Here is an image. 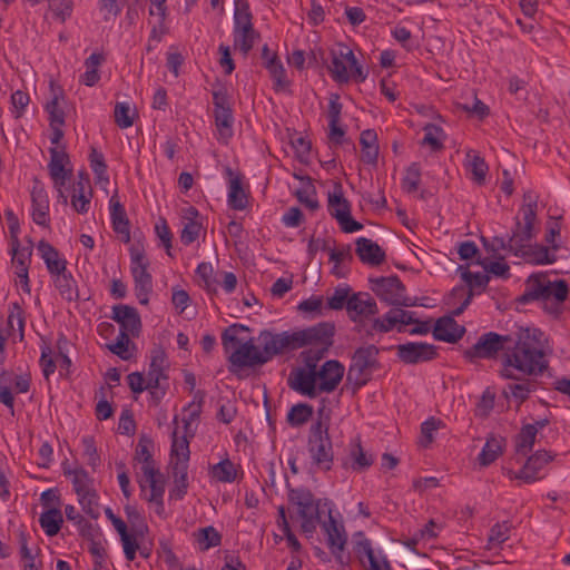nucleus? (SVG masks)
I'll list each match as a JSON object with an SVG mask.
<instances>
[{
	"label": "nucleus",
	"instance_id": "nucleus-1",
	"mask_svg": "<svg viewBox=\"0 0 570 570\" xmlns=\"http://www.w3.org/2000/svg\"><path fill=\"white\" fill-rule=\"evenodd\" d=\"M247 331L249 327L246 325L232 324L222 333L223 348L225 353L229 354L227 357L228 372L238 380L247 377V374L244 373L245 368L262 366L275 356L284 355L279 333L263 330L258 336L262 345V350H259L253 338L246 342L238 338L240 332Z\"/></svg>",
	"mask_w": 570,
	"mask_h": 570
},
{
	"label": "nucleus",
	"instance_id": "nucleus-2",
	"mask_svg": "<svg viewBox=\"0 0 570 570\" xmlns=\"http://www.w3.org/2000/svg\"><path fill=\"white\" fill-rule=\"evenodd\" d=\"M547 338L544 333L535 327H521L507 352L501 357V377L521 380L527 376H538L549 367L546 358Z\"/></svg>",
	"mask_w": 570,
	"mask_h": 570
},
{
	"label": "nucleus",
	"instance_id": "nucleus-3",
	"mask_svg": "<svg viewBox=\"0 0 570 570\" xmlns=\"http://www.w3.org/2000/svg\"><path fill=\"white\" fill-rule=\"evenodd\" d=\"M380 348L374 344L357 347L352 356L346 374L345 387L356 394L371 380L375 371L381 368Z\"/></svg>",
	"mask_w": 570,
	"mask_h": 570
},
{
	"label": "nucleus",
	"instance_id": "nucleus-4",
	"mask_svg": "<svg viewBox=\"0 0 570 570\" xmlns=\"http://www.w3.org/2000/svg\"><path fill=\"white\" fill-rule=\"evenodd\" d=\"M368 281L372 284L371 289L387 305L404 307L426 306L424 303L419 302L416 297L406 296L405 285L397 275L371 277Z\"/></svg>",
	"mask_w": 570,
	"mask_h": 570
},
{
	"label": "nucleus",
	"instance_id": "nucleus-5",
	"mask_svg": "<svg viewBox=\"0 0 570 570\" xmlns=\"http://www.w3.org/2000/svg\"><path fill=\"white\" fill-rule=\"evenodd\" d=\"M328 423L322 420L311 425L307 441L313 463L324 471H330L334 461L333 444L328 433Z\"/></svg>",
	"mask_w": 570,
	"mask_h": 570
},
{
	"label": "nucleus",
	"instance_id": "nucleus-6",
	"mask_svg": "<svg viewBox=\"0 0 570 570\" xmlns=\"http://www.w3.org/2000/svg\"><path fill=\"white\" fill-rule=\"evenodd\" d=\"M212 95L215 125L220 138H223L224 141H227L233 136L234 124L230 97L227 87L219 80H216V82L213 85Z\"/></svg>",
	"mask_w": 570,
	"mask_h": 570
},
{
	"label": "nucleus",
	"instance_id": "nucleus-7",
	"mask_svg": "<svg viewBox=\"0 0 570 570\" xmlns=\"http://www.w3.org/2000/svg\"><path fill=\"white\" fill-rule=\"evenodd\" d=\"M509 343H512L510 335L488 332L482 334L475 344L465 350L463 355L469 362H474L475 360H493L498 357L500 352H507Z\"/></svg>",
	"mask_w": 570,
	"mask_h": 570
},
{
	"label": "nucleus",
	"instance_id": "nucleus-8",
	"mask_svg": "<svg viewBox=\"0 0 570 570\" xmlns=\"http://www.w3.org/2000/svg\"><path fill=\"white\" fill-rule=\"evenodd\" d=\"M327 209L344 233L350 234L363 228V225L351 215V204L343 195L341 183H335L334 191L328 194Z\"/></svg>",
	"mask_w": 570,
	"mask_h": 570
},
{
	"label": "nucleus",
	"instance_id": "nucleus-9",
	"mask_svg": "<svg viewBox=\"0 0 570 570\" xmlns=\"http://www.w3.org/2000/svg\"><path fill=\"white\" fill-rule=\"evenodd\" d=\"M292 351L313 345L316 342H323L331 335H335V325L331 322H321L313 326L287 331Z\"/></svg>",
	"mask_w": 570,
	"mask_h": 570
},
{
	"label": "nucleus",
	"instance_id": "nucleus-10",
	"mask_svg": "<svg viewBox=\"0 0 570 570\" xmlns=\"http://www.w3.org/2000/svg\"><path fill=\"white\" fill-rule=\"evenodd\" d=\"M396 355L404 364L430 362L438 357V347L424 342H409L396 345Z\"/></svg>",
	"mask_w": 570,
	"mask_h": 570
},
{
	"label": "nucleus",
	"instance_id": "nucleus-11",
	"mask_svg": "<svg viewBox=\"0 0 570 570\" xmlns=\"http://www.w3.org/2000/svg\"><path fill=\"white\" fill-rule=\"evenodd\" d=\"M569 287L564 279L551 282L547 279L540 299L544 303V309L550 314H561V305L568 298Z\"/></svg>",
	"mask_w": 570,
	"mask_h": 570
},
{
	"label": "nucleus",
	"instance_id": "nucleus-12",
	"mask_svg": "<svg viewBox=\"0 0 570 570\" xmlns=\"http://www.w3.org/2000/svg\"><path fill=\"white\" fill-rule=\"evenodd\" d=\"M32 220L43 227L49 226V197L43 183L35 177L31 189Z\"/></svg>",
	"mask_w": 570,
	"mask_h": 570
},
{
	"label": "nucleus",
	"instance_id": "nucleus-13",
	"mask_svg": "<svg viewBox=\"0 0 570 570\" xmlns=\"http://www.w3.org/2000/svg\"><path fill=\"white\" fill-rule=\"evenodd\" d=\"M287 385L293 391L309 399H315L318 393H322L321 390H318L316 372H309L302 367H297L291 372L287 379Z\"/></svg>",
	"mask_w": 570,
	"mask_h": 570
},
{
	"label": "nucleus",
	"instance_id": "nucleus-14",
	"mask_svg": "<svg viewBox=\"0 0 570 570\" xmlns=\"http://www.w3.org/2000/svg\"><path fill=\"white\" fill-rule=\"evenodd\" d=\"M287 499L288 502L298 508L299 518H304L314 513V509L321 511L320 499H315L312 491L307 488H293L286 478Z\"/></svg>",
	"mask_w": 570,
	"mask_h": 570
},
{
	"label": "nucleus",
	"instance_id": "nucleus-15",
	"mask_svg": "<svg viewBox=\"0 0 570 570\" xmlns=\"http://www.w3.org/2000/svg\"><path fill=\"white\" fill-rule=\"evenodd\" d=\"M345 373L344 365L337 360L326 361L316 372L320 381L318 390L324 393H332L341 383Z\"/></svg>",
	"mask_w": 570,
	"mask_h": 570
},
{
	"label": "nucleus",
	"instance_id": "nucleus-16",
	"mask_svg": "<svg viewBox=\"0 0 570 570\" xmlns=\"http://www.w3.org/2000/svg\"><path fill=\"white\" fill-rule=\"evenodd\" d=\"M553 460V455L546 451L539 450L530 455L519 472H509L510 479L522 480L524 483H533L539 478L538 472L550 461Z\"/></svg>",
	"mask_w": 570,
	"mask_h": 570
},
{
	"label": "nucleus",
	"instance_id": "nucleus-17",
	"mask_svg": "<svg viewBox=\"0 0 570 570\" xmlns=\"http://www.w3.org/2000/svg\"><path fill=\"white\" fill-rule=\"evenodd\" d=\"M111 318L120 325V331L127 332L132 337L140 335L141 318L135 307L124 304L115 305Z\"/></svg>",
	"mask_w": 570,
	"mask_h": 570
},
{
	"label": "nucleus",
	"instance_id": "nucleus-18",
	"mask_svg": "<svg viewBox=\"0 0 570 570\" xmlns=\"http://www.w3.org/2000/svg\"><path fill=\"white\" fill-rule=\"evenodd\" d=\"M130 258L135 288H153V277L147 271L149 262L145 257L144 248L134 245L130 248Z\"/></svg>",
	"mask_w": 570,
	"mask_h": 570
},
{
	"label": "nucleus",
	"instance_id": "nucleus-19",
	"mask_svg": "<svg viewBox=\"0 0 570 570\" xmlns=\"http://www.w3.org/2000/svg\"><path fill=\"white\" fill-rule=\"evenodd\" d=\"M50 161L48 170L53 185H66V181L72 177V169L66 168L70 164L69 155L62 149L56 147L49 149Z\"/></svg>",
	"mask_w": 570,
	"mask_h": 570
},
{
	"label": "nucleus",
	"instance_id": "nucleus-20",
	"mask_svg": "<svg viewBox=\"0 0 570 570\" xmlns=\"http://www.w3.org/2000/svg\"><path fill=\"white\" fill-rule=\"evenodd\" d=\"M348 446V455L342 460V468L352 469L355 472H363L373 465L374 456L363 449L360 436L353 439Z\"/></svg>",
	"mask_w": 570,
	"mask_h": 570
},
{
	"label": "nucleus",
	"instance_id": "nucleus-21",
	"mask_svg": "<svg viewBox=\"0 0 570 570\" xmlns=\"http://www.w3.org/2000/svg\"><path fill=\"white\" fill-rule=\"evenodd\" d=\"M432 334L436 341L454 344L463 337L465 327L451 315H444L436 320Z\"/></svg>",
	"mask_w": 570,
	"mask_h": 570
},
{
	"label": "nucleus",
	"instance_id": "nucleus-22",
	"mask_svg": "<svg viewBox=\"0 0 570 570\" xmlns=\"http://www.w3.org/2000/svg\"><path fill=\"white\" fill-rule=\"evenodd\" d=\"M262 59L264 67L268 70L274 80V89L278 91L287 87L289 81L286 79L284 66L278 55L276 52H271L267 45H264L262 48Z\"/></svg>",
	"mask_w": 570,
	"mask_h": 570
},
{
	"label": "nucleus",
	"instance_id": "nucleus-23",
	"mask_svg": "<svg viewBox=\"0 0 570 570\" xmlns=\"http://www.w3.org/2000/svg\"><path fill=\"white\" fill-rule=\"evenodd\" d=\"M323 529L327 534V546L338 562H343L342 552L346 544L347 538L343 524H338L330 514L328 522L323 523Z\"/></svg>",
	"mask_w": 570,
	"mask_h": 570
},
{
	"label": "nucleus",
	"instance_id": "nucleus-24",
	"mask_svg": "<svg viewBox=\"0 0 570 570\" xmlns=\"http://www.w3.org/2000/svg\"><path fill=\"white\" fill-rule=\"evenodd\" d=\"M342 104L340 102V96L332 94L328 102V139L335 146H340L344 142L345 130L340 126Z\"/></svg>",
	"mask_w": 570,
	"mask_h": 570
},
{
	"label": "nucleus",
	"instance_id": "nucleus-25",
	"mask_svg": "<svg viewBox=\"0 0 570 570\" xmlns=\"http://www.w3.org/2000/svg\"><path fill=\"white\" fill-rule=\"evenodd\" d=\"M352 321H356L358 316H372L379 313L376 302L368 293H353L347 302L346 308Z\"/></svg>",
	"mask_w": 570,
	"mask_h": 570
},
{
	"label": "nucleus",
	"instance_id": "nucleus-26",
	"mask_svg": "<svg viewBox=\"0 0 570 570\" xmlns=\"http://www.w3.org/2000/svg\"><path fill=\"white\" fill-rule=\"evenodd\" d=\"M356 255L360 261L371 266H379L385 262L384 249L375 242L366 237H358L355 242Z\"/></svg>",
	"mask_w": 570,
	"mask_h": 570
},
{
	"label": "nucleus",
	"instance_id": "nucleus-27",
	"mask_svg": "<svg viewBox=\"0 0 570 570\" xmlns=\"http://www.w3.org/2000/svg\"><path fill=\"white\" fill-rule=\"evenodd\" d=\"M110 218L114 230L122 236L124 243L130 242V222L128 219L126 209L115 193L110 200Z\"/></svg>",
	"mask_w": 570,
	"mask_h": 570
},
{
	"label": "nucleus",
	"instance_id": "nucleus-28",
	"mask_svg": "<svg viewBox=\"0 0 570 570\" xmlns=\"http://www.w3.org/2000/svg\"><path fill=\"white\" fill-rule=\"evenodd\" d=\"M167 356L161 346H155L150 352V364L147 373V380L150 389L158 390L160 380H167L165 374Z\"/></svg>",
	"mask_w": 570,
	"mask_h": 570
},
{
	"label": "nucleus",
	"instance_id": "nucleus-29",
	"mask_svg": "<svg viewBox=\"0 0 570 570\" xmlns=\"http://www.w3.org/2000/svg\"><path fill=\"white\" fill-rule=\"evenodd\" d=\"M11 254H12V264L16 266V275L18 277H24V292L30 293V286H29V276H28V269L32 248L31 247H24L20 248V240L18 237H14V239L11 240Z\"/></svg>",
	"mask_w": 570,
	"mask_h": 570
},
{
	"label": "nucleus",
	"instance_id": "nucleus-30",
	"mask_svg": "<svg viewBox=\"0 0 570 570\" xmlns=\"http://www.w3.org/2000/svg\"><path fill=\"white\" fill-rule=\"evenodd\" d=\"M154 441L146 434L140 435L136 448L135 460L142 462L141 471L146 478H151L154 474H159V470L155 468L151 449Z\"/></svg>",
	"mask_w": 570,
	"mask_h": 570
},
{
	"label": "nucleus",
	"instance_id": "nucleus-31",
	"mask_svg": "<svg viewBox=\"0 0 570 570\" xmlns=\"http://www.w3.org/2000/svg\"><path fill=\"white\" fill-rule=\"evenodd\" d=\"M515 256L533 265L552 264L557 259L556 255H551L546 246L539 244L532 246L529 243L520 245V252H515Z\"/></svg>",
	"mask_w": 570,
	"mask_h": 570
},
{
	"label": "nucleus",
	"instance_id": "nucleus-32",
	"mask_svg": "<svg viewBox=\"0 0 570 570\" xmlns=\"http://www.w3.org/2000/svg\"><path fill=\"white\" fill-rule=\"evenodd\" d=\"M41 258L43 259L49 274L58 275L67 269V261L59 257V252L45 239L40 240L37 246Z\"/></svg>",
	"mask_w": 570,
	"mask_h": 570
},
{
	"label": "nucleus",
	"instance_id": "nucleus-33",
	"mask_svg": "<svg viewBox=\"0 0 570 570\" xmlns=\"http://www.w3.org/2000/svg\"><path fill=\"white\" fill-rule=\"evenodd\" d=\"M226 174L229 176L228 205L235 210H244L247 207L248 198L243 188L240 175H234L233 170L227 167Z\"/></svg>",
	"mask_w": 570,
	"mask_h": 570
},
{
	"label": "nucleus",
	"instance_id": "nucleus-34",
	"mask_svg": "<svg viewBox=\"0 0 570 570\" xmlns=\"http://www.w3.org/2000/svg\"><path fill=\"white\" fill-rule=\"evenodd\" d=\"M62 470L66 476H72L73 490L78 497L88 494L90 491H96L94 488V479L90 478L89 473L83 468L70 469L68 461H65L62 463Z\"/></svg>",
	"mask_w": 570,
	"mask_h": 570
},
{
	"label": "nucleus",
	"instance_id": "nucleus-35",
	"mask_svg": "<svg viewBox=\"0 0 570 570\" xmlns=\"http://www.w3.org/2000/svg\"><path fill=\"white\" fill-rule=\"evenodd\" d=\"M174 487L169 490V499L170 500H183L187 494L188 489V464L185 462H180L179 460L173 463L171 466Z\"/></svg>",
	"mask_w": 570,
	"mask_h": 570
},
{
	"label": "nucleus",
	"instance_id": "nucleus-36",
	"mask_svg": "<svg viewBox=\"0 0 570 570\" xmlns=\"http://www.w3.org/2000/svg\"><path fill=\"white\" fill-rule=\"evenodd\" d=\"M522 215L523 222H521L519 217H515L514 228L511 234V240L515 242L517 245H524L537 236V230L534 228L537 216L528 217L527 214Z\"/></svg>",
	"mask_w": 570,
	"mask_h": 570
},
{
	"label": "nucleus",
	"instance_id": "nucleus-37",
	"mask_svg": "<svg viewBox=\"0 0 570 570\" xmlns=\"http://www.w3.org/2000/svg\"><path fill=\"white\" fill-rule=\"evenodd\" d=\"M334 335H331L327 340L323 342H316L312 346H317V348H309L307 351L302 352V357L304 361L305 367H303L306 371L309 372H317V363L325 356V354L328 352V348L333 345Z\"/></svg>",
	"mask_w": 570,
	"mask_h": 570
},
{
	"label": "nucleus",
	"instance_id": "nucleus-38",
	"mask_svg": "<svg viewBox=\"0 0 570 570\" xmlns=\"http://www.w3.org/2000/svg\"><path fill=\"white\" fill-rule=\"evenodd\" d=\"M547 279L548 278L543 273L531 274L525 282L524 293L517 298V302L520 304H528L533 301H539Z\"/></svg>",
	"mask_w": 570,
	"mask_h": 570
},
{
	"label": "nucleus",
	"instance_id": "nucleus-39",
	"mask_svg": "<svg viewBox=\"0 0 570 570\" xmlns=\"http://www.w3.org/2000/svg\"><path fill=\"white\" fill-rule=\"evenodd\" d=\"M55 286L63 299L68 302H77L80 299L78 286L71 273L66 271L56 275Z\"/></svg>",
	"mask_w": 570,
	"mask_h": 570
},
{
	"label": "nucleus",
	"instance_id": "nucleus-40",
	"mask_svg": "<svg viewBox=\"0 0 570 570\" xmlns=\"http://www.w3.org/2000/svg\"><path fill=\"white\" fill-rule=\"evenodd\" d=\"M504 443L505 440L503 438H495L493 435L488 438L478 456L480 465L489 466L492 464L503 453Z\"/></svg>",
	"mask_w": 570,
	"mask_h": 570
},
{
	"label": "nucleus",
	"instance_id": "nucleus-41",
	"mask_svg": "<svg viewBox=\"0 0 570 570\" xmlns=\"http://www.w3.org/2000/svg\"><path fill=\"white\" fill-rule=\"evenodd\" d=\"M39 523L48 537H55L59 533L63 523L62 512L59 508L52 507L42 512L39 518Z\"/></svg>",
	"mask_w": 570,
	"mask_h": 570
},
{
	"label": "nucleus",
	"instance_id": "nucleus-42",
	"mask_svg": "<svg viewBox=\"0 0 570 570\" xmlns=\"http://www.w3.org/2000/svg\"><path fill=\"white\" fill-rule=\"evenodd\" d=\"M105 61L102 53L94 52L85 60L86 71L80 76V82L92 87L100 80L99 66Z\"/></svg>",
	"mask_w": 570,
	"mask_h": 570
},
{
	"label": "nucleus",
	"instance_id": "nucleus-43",
	"mask_svg": "<svg viewBox=\"0 0 570 570\" xmlns=\"http://www.w3.org/2000/svg\"><path fill=\"white\" fill-rule=\"evenodd\" d=\"M459 271H461V278L469 287V292L474 293V291H476V294H480L487 288L490 282V277L488 274L480 272L472 273L471 271H469L468 266L464 267L460 265Z\"/></svg>",
	"mask_w": 570,
	"mask_h": 570
},
{
	"label": "nucleus",
	"instance_id": "nucleus-44",
	"mask_svg": "<svg viewBox=\"0 0 570 570\" xmlns=\"http://www.w3.org/2000/svg\"><path fill=\"white\" fill-rule=\"evenodd\" d=\"M534 426L524 424L515 436V452L518 454L527 455L532 451L537 439Z\"/></svg>",
	"mask_w": 570,
	"mask_h": 570
},
{
	"label": "nucleus",
	"instance_id": "nucleus-45",
	"mask_svg": "<svg viewBox=\"0 0 570 570\" xmlns=\"http://www.w3.org/2000/svg\"><path fill=\"white\" fill-rule=\"evenodd\" d=\"M257 39H259V33L254 27L234 31V46L239 48L244 56L248 55Z\"/></svg>",
	"mask_w": 570,
	"mask_h": 570
},
{
	"label": "nucleus",
	"instance_id": "nucleus-46",
	"mask_svg": "<svg viewBox=\"0 0 570 570\" xmlns=\"http://www.w3.org/2000/svg\"><path fill=\"white\" fill-rule=\"evenodd\" d=\"M313 413L314 409L312 405L297 403L289 409L286 421L291 426H301L312 419Z\"/></svg>",
	"mask_w": 570,
	"mask_h": 570
},
{
	"label": "nucleus",
	"instance_id": "nucleus-47",
	"mask_svg": "<svg viewBox=\"0 0 570 570\" xmlns=\"http://www.w3.org/2000/svg\"><path fill=\"white\" fill-rule=\"evenodd\" d=\"M210 473L215 480L223 483H230L237 479L235 464L228 458L213 465Z\"/></svg>",
	"mask_w": 570,
	"mask_h": 570
},
{
	"label": "nucleus",
	"instance_id": "nucleus-48",
	"mask_svg": "<svg viewBox=\"0 0 570 570\" xmlns=\"http://www.w3.org/2000/svg\"><path fill=\"white\" fill-rule=\"evenodd\" d=\"M466 159L469 161V168L472 173V179L478 185H483L485 183L487 173L489 167L483 157H481L478 153L473 150L468 151Z\"/></svg>",
	"mask_w": 570,
	"mask_h": 570
},
{
	"label": "nucleus",
	"instance_id": "nucleus-49",
	"mask_svg": "<svg viewBox=\"0 0 570 570\" xmlns=\"http://www.w3.org/2000/svg\"><path fill=\"white\" fill-rule=\"evenodd\" d=\"M354 538V550L361 556H366L368 563L371 566V570H379L377 568V558L374 554L371 541L365 537L363 531H357L353 534Z\"/></svg>",
	"mask_w": 570,
	"mask_h": 570
},
{
	"label": "nucleus",
	"instance_id": "nucleus-50",
	"mask_svg": "<svg viewBox=\"0 0 570 570\" xmlns=\"http://www.w3.org/2000/svg\"><path fill=\"white\" fill-rule=\"evenodd\" d=\"M234 13V31L253 28V14L247 0H236Z\"/></svg>",
	"mask_w": 570,
	"mask_h": 570
},
{
	"label": "nucleus",
	"instance_id": "nucleus-51",
	"mask_svg": "<svg viewBox=\"0 0 570 570\" xmlns=\"http://www.w3.org/2000/svg\"><path fill=\"white\" fill-rule=\"evenodd\" d=\"M51 89L53 91L52 99L45 106V110L49 114V125L50 127L65 125V111L59 107V97L63 96V91L61 88H58V92H56L52 85Z\"/></svg>",
	"mask_w": 570,
	"mask_h": 570
},
{
	"label": "nucleus",
	"instance_id": "nucleus-52",
	"mask_svg": "<svg viewBox=\"0 0 570 570\" xmlns=\"http://www.w3.org/2000/svg\"><path fill=\"white\" fill-rule=\"evenodd\" d=\"M195 535L202 551L218 547L222 543V534L213 525L199 529Z\"/></svg>",
	"mask_w": 570,
	"mask_h": 570
},
{
	"label": "nucleus",
	"instance_id": "nucleus-53",
	"mask_svg": "<svg viewBox=\"0 0 570 570\" xmlns=\"http://www.w3.org/2000/svg\"><path fill=\"white\" fill-rule=\"evenodd\" d=\"M331 66H328V72L334 81L338 83H346L350 81V72L346 63L342 58H338V53L335 49L331 50Z\"/></svg>",
	"mask_w": 570,
	"mask_h": 570
},
{
	"label": "nucleus",
	"instance_id": "nucleus-54",
	"mask_svg": "<svg viewBox=\"0 0 570 570\" xmlns=\"http://www.w3.org/2000/svg\"><path fill=\"white\" fill-rule=\"evenodd\" d=\"M520 381L522 382L508 384V386L503 390L505 397H508V393H510L518 401V405H521L524 401H527L529 394L534 390V384H532L530 380L521 377Z\"/></svg>",
	"mask_w": 570,
	"mask_h": 570
},
{
	"label": "nucleus",
	"instance_id": "nucleus-55",
	"mask_svg": "<svg viewBox=\"0 0 570 570\" xmlns=\"http://www.w3.org/2000/svg\"><path fill=\"white\" fill-rule=\"evenodd\" d=\"M173 442H171V450L170 454L176 455L177 460L180 462L187 463L189 460L190 451H189V438L187 435L178 436V428H175L171 434Z\"/></svg>",
	"mask_w": 570,
	"mask_h": 570
},
{
	"label": "nucleus",
	"instance_id": "nucleus-56",
	"mask_svg": "<svg viewBox=\"0 0 570 570\" xmlns=\"http://www.w3.org/2000/svg\"><path fill=\"white\" fill-rule=\"evenodd\" d=\"M13 373L7 370L0 372V402L13 412L14 397L11 392Z\"/></svg>",
	"mask_w": 570,
	"mask_h": 570
},
{
	"label": "nucleus",
	"instance_id": "nucleus-57",
	"mask_svg": "<svg viewBox=\"0 0 570 570\" xmlns=\"http://www.w3.org/2000/svg\"><path fill=\"white\" fill-rule=\"evenodd\" d=\"M8 314V331L9 334L14 330V322H17L19 331V340L22 341L24 336V312L18 302H13L9 305Z\"/></svg>",
	"mask_w": 570,
	"mask_h": 570
},
{
	"label": "nucleus",
	"instance_id": "nucleus-58",
	"mask_svg": "<svg viewBox=\"0 0 570 570\" xmlns=\"http://www.w3.org/2000/svg\"><path fill=\"white\" fill-rule=\"evenodd\" d=\"M130 336L127 332L120 331L116 342L107 345L108 350L121 360L128 361L131 357L129 345L131 344L135 347Z\"/></svg>",
	"mask_w": 570,
	"mask_h": 570
},
{
	"label": "nucleus",
	"instance_id": "nucleus-59",
	"mask_svg": "<svg viewBox=\"0 0 570 570\" xmlns=\"http://www.w3.org/2000/svg\"><path fill=\"white\" fill-rule=\"evenodd\" d=\"M423 130L425 134L421 144L430 146L433 151H441L444 148V145L439 136L444 135L443 129L438 125L426 124L423 127Z\"/></svg>",
	"mask_w": 570,
	"mask_h": 570
},
{
	"label": "nucleus",
	"instance_id": "nucleus-60",
	"mask_svg": "<svg viewBox=\"0 0 570 570\" xmlns=\"http://www.w3.org/2000/svg\"><path fill=\"white\" fill-rule=\"evenodd\" d=\"M352 288L347 284L338 285L333 295L327 298V306L333 311L347 308V302L351 297Z\"/></svg>",
	"mask_w": 570,
	"mask_h": 570
},
{
	"label": "nucleus",
	"instance_id": "nucleus-61",
	"mask_svg": "<svg viewBox=\"0 0 570 570\" xmlns=\"http://www.w3.org/2000/svg\"><path fill=\"white\" fill-rule=\"evenodd\" d=\"M421 181V166L419 163H412L405 170V176L402 179V188L411 194L414 193Z\"/></svg>",
	"mask_w": 570,
	"mask_h": 570
},
{
	"label": "nucleus",
	"instance_id": "nucleus-62",
	"mask_svg": "<svg viewBox=\"0 0 570 570\" xmlns=\"http://www.w3.org/2000/svg\"><path fill=\"white\" fill-rule=\"evenodd\" d=\"M443 426L444 423L442 422V420L436 419L434 416H431L426 421H424L421 424V445L423 448H429V445L434 440L433 433Z\"/></svg>",
	"mask_w": 570,
	"mask_h": 570
},
{
	"label": "nucleus",
	"instance_id": "nucleus-63",
	"mask_svg": "<svg viewBox=\"0 0 570 570\" xmlns=\"http://www.w3.org/2000/svg\"><path fill=\"white\" fill-rule=\"evenodd\" d=\"M139 534L141 533L138 531L136 533H129L128 529L119 534L127 561H134L136 559L137 550L139 549L137 540Z\"/></svg>",
	"mask_w": 570,
	"mask_h": 570
},
{
	"label": "nucleus",
	"instance_id": "nucleus-64",
	"mask_svg": "<svg viewBox=\"0 0 570 570\" xmlns=\"http://www.w3.org/2000/svg\"><path fill=\"white\" fill-rule=\"evenodd\" d=\"M135 111L131 112L130 107L127 102H117L115 106V122L118 127L126 129L134 124Z\"/></svg>",
	"mask_w": 570,
	"mask_h": 570
}]
</instances>
